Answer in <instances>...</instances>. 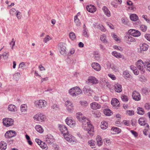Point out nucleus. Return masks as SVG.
Returning a JSON list of instances; mask_svg holds the SVG:
<instances>
[{
	"mask_svg": "<svg viewBox=\"0 0 150 150\" xmlns=\"http://www.w3.org/2000/svg\"><path fill=\"white\" fill-rule=\"evenodd\" d=\"M81 122L82 123L83 128L87 131L90 137L93 136L94 134V127L91 124L90 121L85 117Z\"/></svg>",
	"mask_w": 150,
	"mask_h": 150,
	"instance_id": "1",
	"label": "nucleus"
},
{
	"mask_svg": "<svg viewBox=\"0 0 150 150\" xmlns=\"http://www.w3.org/2000/svg\"><path fill=\"white\" fill-rule=\"evenodd\" d=\"M82 93L81 90L78 87L76 86L70 89L69 91V93L73 97H76Z\"/></svg>",
	"mask_w": 150,
	"mask_h": 150,
	"instance_id": "2",
	"label": "nucleus"
},
{
	"mask_svg": "<svg viewBox=\"0 0 150 150\" xmlns=\"http://www.w3.org/2000/svg\"><path fill=\"white\" fill-rule=\"evenodd\" d=\"M34 104L37 108L40 109L46 107L47 103L45 100L40 99L35 100L34 102Z\"/></svg>",
	"mask_w": 150,
	"mask_h": 150,
	"instance_id": "3",
	"label": "nucleus"
},
{
	"mask_svg": "<svg viewBox=\"0 0 150 150\" xmlns=\"http://www.w3.org/2000/svg\"><path fill=\"white\" fill-rule=\"evenodd\" d=\"M136 67L142 74L145 72V62H144L141 59L139 60L136 63Z\"/></svg>",
	"mask_w": 150,
	"mask_h": 150,
	"instance_id": "4",
	"label": "nucleus"
},
{
	"mask_svg": "<svg viewBox=\"0 0 150 150\" xmlns=\"http://www.w3.org/2000/svg\"><path fill=\"white\" fill-rule=\"evenodd\" d=\"M3 121L4 125L7 127L12 126L13 125L14 122V120L10 118H4Z\"/></svg>",
	"mask_w": 150,
	"mask_h": 150,
	"instance_id": "5",
	"label": "nucleus"
},
{
	"mask_svg": "<svg viewBox=\"0 0 150 150\" xmlns=\"http://www.w3.org/2000/svg\"><path fill=\"white\" fill-rule=\"evenodd\" d=\"M64 137L67 141L70 143H73L76 142V140L75 137L69 134L68 133L67 134L64 133Z\"/></svg>",
	"mask_w": 150,
	"mask_h": 150,
	"instance_id": "6",
	"label": "nucleus"
},
{
	"mask_svg": "<svg viewBox=\"0 0 150 150\" xmlns=\"http://www.w3.org/2000/svg\"><path fill=\"white\" fill-rule=\"evenodd\" d=\"M65 105L67 110L68 112H71L74 109V105L71 101L67 100L65 103Z\"/></svg>",
	"mask_w": 150,
	"mask_h": 150,
	"instance_id": "7",
	"label": "nucleus"
},
{
	"mask_svg": "<svg viewBox=\"0 0 150 150\" xmlns=\"http://www.w3.org/2000/svg\"><path fill=\"white\" fill-rule=\"evenodd\" d=\"M33 118L34 120L39 121L41 122H43L45 121L46 119V117L45 115L42 114H38L35 115Z\"/></svg>",
	"mask_w": 150,
	"mask_h": 150,
	"instance_id": "8",
	"label": "nucleus"
},
{
	"mask_svg": "<svg viewBox=\"0 0 150 150\" xmlns=\"http://www.w3.org/2000/svg\"><path fill=\"white\" fill-rule=\"evenodd\" d=\"M58 49L61 54H66V47L64 43L62 42L59 44Z\"/></svg>",
	"mask_w": 150,
	"mask_h": 150,
	"instance_id": "9",
	"label": "nucleus"
},
{
	"mask_svg": "<svg viewBox=\"0 0 150 150\" xmlns=\"http://www.w3.org/2000/svg\"><path fill=\"white\" fill-rule=\"evenodd\" d=\"M66 124L71 127H74L76 125V122L70 117H67L65 120Z\"/></svg>",
	"mask_w": 150,
	"mask_h": 150,
	"instance_id": "10",
	"label": "nucleus"
},
{
	"mask_svg": "<svg viewBox=\"0 0 150 150\" xmlns=\"http://www.w3.org/2000/svg\"><path fill=\"white\" fill-rule=\"evenodd\" d=\"M128 33L130 35L134 37H138L141 35V33L139 31L135 29H130L128 30Z\"/></svg>",
	"mask_w": 150,
	"mask_h": 150,
	"instance_id": "11",
	"label": "nucleus"
},
{
	"mask_svg": "<svg viewBox=\"0 0 150 150\" xmlns=\"http://www.w3.org/2000/svg\"><path fill=\"white\" fill-rule=\"evenodd\" d=\"M16 133L14 130H9L7 131L5 134V136L6 137L10 138L15 136Z\"/></svg>",
	"mask_w": 150,
	"mask_h": 150,
	"instance_id": "12",
	"label": "nucleus"
},
{
	"mask_svg": "<svg viewBox=\"0 0 150 150\" xmlns=\"http://www.w3.org/2000/svg\"><path fill=\"white\" fill-rule=\"evenodd\" d=\"M88 82L93 84H96L99 83V81L95 77L90 76L88 77Z\"/></svg>",
	"mask_w": 150,
	"mask_h": 150,
	"instance_id": "13",
	"label": "nucleus"
},
{
	"mask_svg": "<svg viewBox=\"0 0 150 150\" xmlns=\"http://www.w3.org/2000/svg\"><path fill=\"white\" fill-rule=\"evenodd\" d=\"M132 97L133 99L135 100L139 101L141 99L140 94L136 91H134L132 93Z\"/></svg>",
	"mask_w": 150,
	"mask_h": 150,
	"instance_id": "14",
	"label": "nucleus"
},
{
	"mask_svg": "<svg viewBox=\"0 0 150 150\" xmlns=\"http://www.w3.org/2000/svg\"><path fill=\"white\" fill-rule=\"evenodd\" d=\"M92 68L95 70L99 71L101 69V66L98 63L96 62L92 63L91 64Z\"/></svg>",
	"mask_w": 150,
	"mask_h": 150,
	"instance_id": "15",
	"label": "nucleus"
},
{
	"mask_svg": "<svg viewBox=\"0 0 150 150\" xmlns=\"http://www.w3.org/2000/svg\"><path fill=\"white\" fill-rule=\"evenodd\" d=\"M90 105L91 108L93 110L100 109L101 107V105L99 103L95 102L91 103Z\"/></svg>",
	"mask_w": 150,
	"mask_h": 150,
	"instance_id": "16",
	"label": "nucleus"
},
{
	"mask_svg": "<svg viewBox=\"0 0 150 150\" xmlns=\"http://www.w3.org/2000/svg\"><path fill=\"white\" fill-rule=\"evenodd\" d=\"M138 122L140 125L142 126L145 125L148 129L149 126L148 124L146 123L144 117H141L138 120Z\"/></svg>",
	"mask_w": 150,
	"mask_h": 150,
	"instance_id": "17",
	"label": "nucleus"
},
{
	"mask_svg": "<svg viewBox=\"0 0 150 150\" xmlns=\"http://www.w3.org/2000/svg\"><path fill=\"white\" fill-rule=\"evenodd\" d=\"M59 129L60 132L63 134V135H64V133L67 134L68 133V129L65 125H59Z\"/></svg>",
	"mask_w": 150,
	"mask_h": 150,
	"instance_id": "18",
	"label": "nucleus"
},
{
	"mask_svg": "<svg viewBox=\"0 0 150 150\" xmlns=\"http://www.w3.org/2000/svg\"><path fill=\"white\" fill-rule=\"evenodd\" d=\"M86 9L88 11L92 13H94L96 10V8L92 5L87 6Z\"/></svg>",
	"mask_w": 150,
	"mask_h": 150,
	"instance_id": "19",
	"label": "nucleus"
},
{
	"mask_svg": "<svg viewBox=\"0 0 150 150\" xmlns=\"http://www.w3.org/2000/svg\"><path fill=\"white\" fill-rule=\"evenodd\" d=\"M102 9L105 14L108 17H110L111 16V13L109 9L106 6L103 7Z\"/></svg>",
	"mask_w": 150,
	"mask_h": 150,
	"instance_id": "20",
	"label": "nucleus"
},
{
	"mask_svg": "<svg viewBox=\"0 0 150 150\" xmlns=\"http://www.w3.org/2000/svg\"><path fill=\"white\" fill-rule=\"evenodd\" d=\"M111 104L115 108L119 107L120 104L118 100L115 98L112 99L111 101Z\"/></svg>",
	"mask_w": 150,
	"mask_h": 150,
	"instance_id": "21",
	"label": "nucleus"
},
{
	"mask_svg": "<svg viewBox=\"0 0 150 150\" xmlns=\"http://www.w3.org/2000/svg\"><path fill=\"white\" fill-rule=\"evenodd\" d=\"M45 141L48 143H51L53 142V137L51 134L46 136L45 137Z\"/></svg>",
	"mask_w": 150,
	"mask_h": 150,
	"instance_id": "22",
	"label": "nucleus"
},
{
	"mask_svg": "<svg viewBox=\"0 0 150 150\" xmlns=\"http://www.w3.org/2000/svg\"><path fill=\"white\" fill-rule=\"evenodd\" d=\"M115 91L117 93H120L122 91V88L121 85L117 83L114 85Z\"/></svg>",
	"mask_w": 150,
	"mask_h": 150,
	"instance_id": "23",
	"label": "nucleus"
},
{
	"mask_svg": "<svg viewBox=\"0 0 150 150\" xmlns=\"http://www.w3.org/2000/svg\"><path fill=\"white\" fill-rule=\"evenodd\" d=\"M8 109L9 111L12 112H16L17 110V107L13 104L9 105L8 106Z\"/></svg>",
	"mask_w": 150,
	"mask_h": 150,
	"instance_id": "24",
	"label": "nucleus"
},
{
	"mask_svg": "<svg viewBox=\"0 0 150 150\" xmlns=\"http://www.w3.org/2000/svg\"><path fill=\"white\" fill-rule=\"evenodd\" d=\"M149 45L146 43L141 44L140 46V50L141 51H146L149 48Z\"/></svg>",
	"mask_w": 150,
	"mask_h": 150,
	"instance_id": "25",
	"label": "nucleus"
},
{
	"mask_svg": "<svg viewBox=\"0 0 150 150\" xmlns=\"http://www.w3.org/2000/svg\"><path fill=\"white\" fill-rule=\"evenodd\" d=\"M76 117L80 122L85 118L83 116L82 113L81 112H78L76 113Z\"/></svg>",
	"mask_w": 150,
	"mask_h": 150,
	"instance_id": "26",
	"label": "nucleus"
},
{
	"mask_svg": "<svg viewBox=\"0 0 150 150\" xmlns=\"http://www.w3.org/2000/svg\"><path fill=\"white\" fill-rule=\"evenodd\" d=\"M21 111L22 113H24L27 111V106L25 104H23L21 105Z\"/></svg>",
	"mask_w": 150,
	"mask_h": 150,
	"instance_id": "27",
	"label": "nucleus"
},
{
	"mask_svg": "<svg viewBox=\"0 0 150 150\" xmlns=\"http://www.w3.org/2000/svg\"><path fill=\"white\" fill-rule=\"evenodd\" d=\"M79 13H78L77 15L74 16V21L76 24V25L77 26H79L81 25V22L79 20L78 18V16L79 14Z\"/></svg>",
	"mask_w": 150,
	"mask_h": 150,
	"instance_id": "28",
	"label": "nucleus"
},
{
	"mask_svg": "<svg viewBox=\"0 0 150 150\" xmlns=\"http://www.w3.org/2000/svg\"><path fill=\"white\" fill-rule=\"evenodd\" d=\"M83 36L86 38H88L89 36V34L87 28H84L83 29L82 32Z\"/></svg>",
	"mask_w": 150,
	"mask_h": 150,
	"instance_id": "29",
	"label": "nucleus"
},
{
	"mask_svg": "<svg viewBox=\"0 0 150 150\" xmlns=\"http://www.w3.org/2000/svg\"><path fill=\"white\" fill-rule=\"evenodd\" d=\"M100 39L103 43H108V41L106 40V36L104 34H102L100 35Z\"/></svg>",
	"mask_w": 150,
	"mask_h": 150,
	"instance_id": "30",
	"label": "nucleus"
},
{
	"mask_svg": "<svg viewBox=\"0 0 150 150\" xmlns=\"http://www.w3.org/2000/svg\"><path fill=\"white\" fill-rule=\"evenodd\" d=\"M0 148L1 150H5L7 148V144L4 141H1L0 143Z\"/></svg>",
	"mask_w": 150,
	"mask_h": 150,
	"instance_id": "31",
	"label": "nucleus"
},
{
	"mask_svg": "<svg viewBox=\"0 0 150 150\" xmlns=\"http://www.w3.org/2000/svg\"><path fill=\"white\" fill-rule=\"evenodd\" d=\"M108 123L105 121L101 122L100 125L101 128L103 129H105L108 127Z\"/></svg>",
	"mask_w": 150,
	"mask_h": 150,
	"instance_id": "32",
	"label": "nucleus"
},
{
	"mask_svg": "<svg viewBox=\"0 0 150 150\" xmlns=\"http://www.w3.org/2000/svg\"><path fill=\"white\" fill-rule=\"evenodd\" d=\"M112 54L118 59L121 58L122 57V55L116 51H114L112 52Z\"/></svg>",
	"mask_w": 150,
	"mask_h": 150,
	"instance_id": "33",
	"label": "nucleus"
},
{
	"mask_svg": "<svg viewBox=\"0 0 150 150\" xmlns=\"http://www.w3.org/2000/svg\"><path fill=\"white\" fill-rule=\"evenodd\" d=\"M111 131L114 134H119L121 132V130L119 128L112 127L111 129Z\"/></svg>",
	"mask_w": 150,
	"mask_h": 150,
	"instance_id": "34",
	"label": "nucleus"
},
{
	"mask_svg": "<svg viewBox=\"0 0 150 150\" xmlns=\"http://www.w3.org/2000/svg\"><path fill=\"white\" fill-rule=\"evenodd\" d=\"M83 90L84 92L89 93L90 94H91L93 92V91L88 86H85L83 88Z\"/></svg>",
	"mask_w": 150,
	"mask_h": 150,
	"instance_id": "35",
	"label": "nucleus"
},
{
	"mask_svg": "<svg viewBox=\"0 0 150 150\" xmlns=\"http://www.w3.org/2000/svg\"><path fill=\"white\" fill-rule=\"evenodd\" d=\"M126 40L127 42L128 43H129L135 41V39L134 38L129 36L126 37Z\"/></svg>",
	"mask_w": 150,
	"mask_h": 150,
	"instance_id": "36",
	"label": "nucleus"
},
{
	"mask_svg": "<svg viewBox=\"0 0 150 150\" xmlns=\"http://www.w3.org/2000/svg\"><path fill=\"white\" fill-rule=\"evenodd\" d=\"M96 140L97 144L98 146H100L102 145L103 144V141L100 136L98 135L96 137Z\"/></svg>",
	"mask_w": 150,
	"mask_h": 150,
	"instance_id": "37",
	"label": "nucleus"
},
{
	"mask_svg": "<svg viewBox=\"0 0 150 150\" xmlns=\"http://www.w3.org/2000/svg\"><path fill=\"white\" fill-rule=\"evenodd\" d=\"M111 69L115 72L119 71V67L118 66L114 64H112L110 66Z\"/></svg>",
	"mask_w": 150,
	"mask_h": 150,
	"instance_id": "38",
	"label": "nucleus"
},
{
	"mask_svg": "<svg viewBox=\"0 0 150 150\" xmlns=\"http://www.w3.org/2000/svg\"><path fill=\"white\" fill-rule=\"evenodd\" d=\"M130 18L132 21H136L138 19V17L136 14H133L130 16Z\"/></svg>",
	"mask_w": 150,
	"mask_h": 150,
	"instance_id": "39",
	"label": "nucleus"
},
{
	"mask_svg": "<svg viewBox=\"0 0 150 150\" xmlns=\"http://www.w3.org/2000/svg\"><path fill=\"white\" fill-rule=\"evenodd\" d=\"M35 128L37 131L40 133H42L44 131L43 128H42L41 126L39 125H36Z\"/></svg>",
	"mask_w": 150,
	"mask_h": 150,
	"instance_id": "40",
	"label": "nucleus"
},
{
	"mask_svg": "<svg viewBox=\"0 0 150 150\" xmlns=\"http://www.w3.org/2000/svg\"><path fill=\"white\" fill-rule=\"evenodd\" d=\"M112 36L113 39L116 41L120 42H121V39L120 38L114 33H112L111 35Z\"/></svg>",
	"mask_w": 150,
	"mask_h": 150,
	"instance_id": "41",
	"label": "nucleus"
},
{
	"mask_svg": "<svg viewBox=\"0 0 150 150\" xmlns=\"http://www.w3.org/2000/svg\"><path fill=\"white\" fill-rule=\"evenodd\" d=\"M40 146L43 150H47L48 149V147L46 144L43 142H42Z\"/></svg>",
	"mask_w": 150,
	"mask_h": 150,
	"instance_id": "42",
	"label": "nucleus"
},
{
	"mask_svg": "<svg viewBox=\"0 0 150 150\" xmlns=\"http://www.w3.org/2000/svg\"><path fill=\"white\" fill-rule=\"evenodd\" d=\"M121 98L122 101L125 102H127L129 100L128 97L124 95H122Z\"/></svg>",
	"mask_w": 150,
	"mask_h": 150,
	"instance_id": "43",
	"label": "nucleus"
},
{
	"mask_svg": "<svg viewBox=\"0 0 150 150\" xmlns=\"http://www.w3.org/2000/svg\"><path fill=\"white\" fill-rule=\"evenodd\" d=\"M88 144L92 148H93L95 147V141L93 139H91L88 142Z\"/></svg>",
	"mask_w": 150,
	"mask_h": 150,
	"instance_id": "44",
	"label": "nucleus"
},
{
	"mask_svg": "<svg viewBox=\"0 0 150 150\" xmlns=\"http://www.w3.org/2000/svg\"><path fill=\"white\" fill-rule=\"evenodd\" d=\"M69 35L70 39L71 40H74L76 39V35L74 32L70 33Z\"/></svg>",
	"mask_w": 150,
	"mask_h": 150,
	"instance_id": "45",
	"label": "nucleus"
},
{
	"mask_svg": "<svg viewBox=\"0 0 150 150\" xmlns=\"http://www.w3.org/2000/svg\"><path fill=\"white\" fill-rule=\"evenodd\" d=\"M123 74L124 77L126 78H130L131 76L129 71L127 70L124 71Z\"/></svg>",
	"mask_w": 150,
	"mask_h": 150,
	"instance_id": "46",
	"label": "nucleus"
},
{
	"mask_svg": "<svg viewBox=\"0 0 150 150\" xmlns=\"http://www.w3.org/2000/svg\"><path fill=\"white\" fill-rule=\"evenodd\" d=\"M137 113L139 115H143L144 113V109L141 107H139L137 108Z\"/></svg>",
	"mask_w": 150,
	"mask_h": 150,
	"instance_id": "47",
	"label": "nucleus"
},
{
	"mask_svg": "<svg viewBox=\"0 0 150 150\" xmlns=\"http://www.w3.org/2000/svg\"><path fill=\"white\" fill-rule=\"evenodd\" d=\"M111 111L108 109H105L104 111V113L105 115L107 116H110L111 115Z\"/></svg>",
	"mask_w": 150,
	"mask_h": 150,
	"instance_id": "48",
	"label": "nucleus"
},
{
	"mask_svg": "<svg viewBox=\"0 0 150 150\" xmlns=\"http://www.w3.org/2000/svg\"><path fill=\"white\" fill-rule=\"evenodd\" d=\"M147 28V26L144 25H141L139 28L143 32H145Z\"/></svg>",
	"mask_w": 150,
	"mask_h": 150,
	"instance_id": "49",
	"label": "nucleus"
},
{
	"mask_svg": "<svg viewBox=\"0 0 150 150\" xmlns=\"http://www.w3.org/2000/svg\"><path fill=\"white\" fill-rule=\"evenodd\" d=\"M51 39L52 38L49 35H47L44 38L43 41L45 43H46Z\"/></svg>",
	"mask_w": 150,
	"mask_h": 150,
	"instance_id": "50",
	"label": "nucleus"
},
{
	"mask_svg": "<svg viewBox=\"0 0 150 150\" xmlns=\"http://www.w3.org/2000/svg\"><path fill=\"white\" fill-rule=\"evenodd\" d=\"M146 67V70L150 72V63L148 62H145V66Z\"/></svg>",
	"mask_w": 150,
	"mask_h": 150,
	"instance_id": "51",
	"label": "nucleus"
},
{
	"mask_svg": "<svg viewBox=\"0 0 150 150\" xmlns=\"http://www.w3.org/2000/svg\"><path fill=\"white\" fill-rule=\"evenodd\" d=\"M16 16L17 18L18 19L20 20L21 19L22 17L21 13V12L18 11H16Z\"/></svg>",
	"mask_w": 150,
	"mask_h": 150,
	"instance_id": "52",
	"label": "nucleus"
},
{
	"mask_svg": "<svg viewBox=\"0 0 150 150\" xmlns=\"http://www.w3.org/2000/svg\"><path fill=\"white\" fill-rule=\"evenodd\" d=\"M79 103L81 104V106L84 107L87 106L88 105V103L86 101H80Z\"/></svg>",
	"mask_w": 150,
	"mask_h": 150,
	"instance_id": "53",
	"label": "nucleus"
},
{
	"mask_svg": "<svg viewBox=\"0 0 150 150\" xmlns=\"http://www.w3.org/2000/svg\"><path fill=\"white\" fill-rule=\"evenodd\" d=\"M16 10L15 8H11L9 11L10 14L12 16L14 15L16 13Z\"/></svg>",
	"mask_w": 150,
	"mask_h": 150,
	"instance_id": "54",
	"label": "nucleus"
},
{
	"mask_svg": "<svg viewBox=\"0 0 150 150\" xmlns=\"http://www.w3.org/2000/svg\"><path fill=\"white\" fill-rule=\"evenodd\" d=\"M94 59L97 61H98L100 60V57L98 53L96 54H94Z\"/></svg>",
	"mask_w": 150,
	"mask_h": 150,
	"instance_id": "55",
	"label": "nucleus"
},
{
	"mask_svg": "<svg viewBox=\"0 0 150 150\" xmlns=\"http://www.w3.org/2000/svg\"><path fill=\"white\" fill-rule=\"evenodd\" d=\"M2 56L4 59H7L9 56L8 53L4 52Z\"/></svg>",
	"mask_w": 150,
	"mask_h": 150,
	"instance_id": "56",
	"label": "nucleus"
},
{
	"mask_svg": "<svg viewBox=\"0 0 150 150\" xmlns=\"http://www.w3.org/2000/svg\"><path fill=\"white\" fill-rule=\"evenodd\" d=\"M26 67V65L25 64V63L24 62H22L20 63L19 65V67L21 68L22 69H24V68Z\"/></svg>",
	"mask_w": 150,
	"mask_h": 150,
	"instance_id": "57",
	"label": "nucleus"
},
{
	"mask_svg": "<svg viewBox=\"0 0 150 150\" xmlns=\"http://www.w3.org/2000/svg\"><path fill=\"white\" fill-rule=\"evenodd\" d=\"M126 112L127 114L129 116L132 115L134 114V111L132 110H127Z\"/></svg>",
	"mask_w": 150,
	"mask_h": 150,
	"instance_id": "58",
	"label": "nucleus"
},
{
	"mask_svg": "<svg viewBox=\"0 0 150 150\" xmlns=\"http://www.w3.org/2000/svg\"><path fill=\"white\" fill-rule=\"evenodd\" d=\"M122 124L127 126H129L130 125V122L129 121L125 120L123 121Z\"/></svg>",
	"mask_w": 150,
	"mask_h": 150,
	"instance_id": "59",
	"label": "nucleus"
},
{
	"mask_svg": "<svg viewBox=\"0 0 150 150\" xmlns=\"http://www.w3.org/2000/svg\"><path fill=\"white\" fill-rule=\"evenodd\" d=\"M15 41H14V39L13 38L11 41L10 42L9 44L10 45H11V49H13V47L15 45Z\"/></svg>",
	"mask_w": 150,
	"mask_h": 150,
	"instance_id": "60",
	"label": "nucleus"
},
{
	"mask_svg": "<svg viewBox=\"0 0 150 150\" xmlns=\"http://www.w3.org/2000/svg\"><path fill=\"white\" fill-rule=\"evenodd\" d=\"M130 132L135 137H136L138 136V134L135 131L133 130H131L130 131Z\"/></svg>",
	"mask_w": 150,
	"mask_h": 150,
	"instance_id": "61",
	"label": "nucleus"
},
{
	"mask_svg": "<svg viewBox=\"0 0 150 150\" xmlns=\"http://www.w3.org/2000/svg\"><path fill=\"white\" fill-rule=\"evenodd\" d=\"M113 47L117 50H120L121 51L123 50V49L120 46H118L117 45H114L113 46Z\"/></svg>",
	"mask_w": 150,
	"mask_h": 150,
	"instance_id": "62",
	"label": "nucleus"
},
{
	"mask_svg": "<svg viewBox=\"0 0 150 150\" xmlns=\"http://www.w3.org/2000/svg\"><path fill=\"white\" fill-rule=\"evenodd\" d=\"M58 107V106L56 104H53L51 106L52 108L54 110H56Z\"/></svg>",
	"mask_w": 150,
	"mask_h": 150,
	"instance_id": "63",
	"label": "nucleus"
},
{
	"mask_svg": "<svg viewBox=\"0 0 150 150\" xmlns=\"http://www.w3.org/2000/svg\"><path fill=\"white\" fill-rule=\"evenodd\" d=\"M104 141L106 145H109L111 143V141L109 139H104Z\"/></svg>",
	"mask_w": 150,
	"mask_h": 150,
	"instance_id": "64",
	"label": "nucleus"
}]
</instances>
